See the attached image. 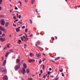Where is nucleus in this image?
<instances>
[{
    "instance_id": "36",
    "label": "nucleus",
    "mask_w": 80,
    "mask_h": 80,
    "mask_svg": "<svg viewBox=\"0 0 80 80\" xmlns=\"http://www.w3.org/2000/svg\"><path fill=\"white\" fill-rule=\"evenodd\" d=\"M60 72H63V69H62L60 70Z\"/></svg>"
},
{
    "instance_id": "12",
    "label": "nucleus",
    "mask_w": 80,
    "mask_h": 80,
    "mask_svg": "<svg viewBox=\"0 0 80 80\" xmlns=\"http://www.w3.org/2000/svg\"><path fill=\"white\" fill-rule=\"evenodd\" d=\"M1 40V41H2V42L3 41H5V38H1L0 39Z\"/></svg>"
},
{
    "instance_id": "49",
    "label": "nucleus",
    "mask_w": 80,
    "mask_h": 80,
    "mask_svg": "<svg viewBox=\"0 0 80 80\" xmlns=\"http://www.w3.org/2000/svg\"><path fill=\"white\" fill-rule=\"evenodd\" d=\"M43 78H46V76L44 75L43 76Z\"/></svg>"
},
{
    "instance_id": "27",
    "label": "nucleus",
    "mask_w": 80,
    "mask_h": 80,
    "mask_svg": "<svg viewBox=\"0 0 80 80\" xmlns=\"http://www.w3.org/2000/svg\"><path fill=\"white\" fill-rule=\"evenodd\" d=\"M29 20H30V23L31 24H32V20H31V19H29Z\"/></svg>"
},
{
    "instance_id": "15",
    "label": "nucleus",
    "mask_w": 80,
    "mask_h": 80,
    "mask_svg": "<svg viewBox=\"0 0 80 80\" xmlns=\"http://www.w3.org/2000/svg\"><path fill=\"white\" fill-rule=\"evenodd\" d=\"M26 72L28 74L29 73V72H30V71H29V69L28 68L26 70Z\"/></svg>"
},
{
    "instance_id": "18",
    "label": "nucleus",
    "mask_w": 80,
    "mask_h": 80,
    "mask_svg": "<svg viewBox=\"0 0 80 80\" xmlns=\"http://www.w3.org/2000/svg\"><path fill=\"white\" fill-rule=\"evenodd\" d=\"M30 56L31 57H32V56H34V54L32 53L31 52L30 53Z\"/></svg>"
},
{
    "instance_id": "43",
    "label": "nucleus",
    "mask_w": 80,
    "mask_h": 80,
    "mask_svg": "<svg viewBox=\"0 0 80 80\" xmlns=\"http://www.w3.org/2000/svg\"><path fill=\"white\" fill-rule=\"evenodd\" d=\"M25 26H23V27H22V28H23V29L25 28Z\"/></svg>"
},
{
    "instance_id": "33",
    "label": "nucleus",
    "mask_w": 80,
    "mask_h": 80,
    "mask_svg": "<svg viewBox=\"0 0 80 80\" xmlns=\"http://www.w3.org/2000/svg\"><path fill=\"white\" fill-rule=\"evenodd\" d=\"M52 38V40H55V38H54L52 37V38Z\"/></svg>"
},
{
    "instance_id": "46",
    "label": "nucleus",
    "mask_w": 80,
    "mask_h": 80,
    "mask_svg": "<svg viewBox=\"0 0 80 80\" xmlns=\"http://www.w3.org/2000/svg\"><path fill=\"white\" fill-rule=\"evenodd\" d=\"M59 78H56L55 79V80H58Z\"/></svg>"
},
{
    "instance_id": "3",
    "label": "nucleus",
    "mask_w": 80,
    "mask_h": 80,
    "mask_svg": "<svg viewBox=\"0 0 80 80\" xmlns=\"http://www.w3.org/2000/svg\"><path fill=\"white\" fill-rule=\"evenodd\" d=\"M5 22L4 19H2L1 21V23L2 25L4 26L5 25Z\"/></svg>"
},
{
    "instance_id": "23",
    "label": "nucleus",
    "mask_w": 80,
    "mask_h": 80,
    "mask_svg": "<svg viewBox=\"0 0 80 80\" xmlns=\"http://www.w3.org/2000/svg\"><path fill=\"white\" fill-rule=\"evenodd\" d=\"M21 39L22 40V42H24V40H23V37L21 38Z\"/></svg>"
},
{
    "instance_id": "2",
    "label": "nucleus",
    "mask_w": 80,
    "mask_h": 80,
    "mask_svg": "<svg viewBox=\"0 0 80 80\" xmlns=\"http://www.w3.org/2000/svg\"><path fill=\"white\" fill-rule=\"evenodd\" d=\"M0 71L1 72H4V73H7V70H6L3 67H2L0 68Z\"/></svg>"
},
{
    "instance_id": "22",
    "label": "nucleus",
    "mask_w": 80,
    "mask_h": 80,
    "mask_svg": "<svg viewBox=\"0 0 80 80\" xmlns=\"http://www.w3.org/2000/svg\"><path fill=\"white\" fill-rule=\"evenodd\" d=\"M2 2H3L2 0H0V5H2Z\"/></svg>"
},
{
    "instance_id": "59",
    "label": "nucleus",
    "mask_w": 80,
    "mask_h": 80,
    "mask_svg": "<svg viewBox=\"0 0 80 80\" xmlns=\"http://www.w3.org/2000/svg\"><path fill=\"white\" fill-rule=\"evenodd\" d=\"M9 37H12V35H9Z\"/></svg>"
},
{
    "instance_id": "24",
    "label": "nucleus",
    "mask_w": 80,
    "mask_h": 80,
    "mask_svg": "<svg viewBox=\"0 0 80 80\" xmlns=\"http://www.w3.org/2000/svg\"><path fill=\"white\" fill-rule=\"evenodd\" d=\"M27 45L24 44V48H26V47H27Z\"/></svg>"
},
{
    "instance_id": "53",
    "label": "nucleus",
    "mask_w": 80,
    "mask_h": 80,
    "mask_svg": "<svg viewBox=\"0 0 80 80\" xmlns=\"http://www.w3.org/2000/svg\"><path fill=\"white\" fill-rule=\"evenodd\" d=\"M13 26H14V27H16V25L15 24H13Z\"/></svg>"
},
{
    "instance_id": "51",
    "label": "nucleus",
    "mask_w": 80,
    "mask_h": 80,
    "mask_svg": "<svg viewBox=\"0 0 80 80\" xmlns=\"http://www.w3.org/2000/svg\"><path fill=\"white\" fill-rule=\"evenodd\" d=\"M41 75H42V73H40V74H39V76H41Z\"/></svg>"
},
{
    "instance_id": "7",
    "label": "nucleus",
    "mask_w": 80,
    "mask_h": 80,
    "mask_svg": "<svg viewBox=\"0 0 80 80\" xmlns=\"http://www.w3.org/2000/svg\"><path fill=\"white\" fill-rule=\"evenodd\" d=\"M23 67L24 68H27V66L25 63H24L23 64Z\"/></svg>"
},
{
    "instance_id": "11",
    "label": "nucleus",
    "mask_w": 80,
    "mask_h": 80,
    "mask_svg": "<svg viewBox=\"0 0 80 80\" xmlns=\"http://www.w3.org/2000/svg\"><path fill=\"white\" fill-rule=\"evenodd\" d=\"M20 59H17V60H16V62H17V63H20V62H20Z\"/></svg>"
},
{
    "instance_id": "52",
    "label": "nucleus",
    "mask_w": 80,
    "mask_h": 80,
    "mask_svg": "<svg viewBox=\"0 0 80 80\" xmlns=\"http://www.w3.org/2000/svg\"><path fill=\"white\" fill-rule=\"evenodd\" d=\"M5 35V34H3L2 36H4Z\"/></svg>"
},
{
    "instance_id": "32",
    "label": "nucleus",
    "mask_w": 80,
    "mask_h": 80,
    "mask_svg": "<svg viewBox=\"0 0 80 80\" xmlns=\"http://www.w3.org/2000/svg\"><path fill=\"white\" fill-rule=\"evenodd\" d=\"M18 3H20V5H22V2H21V1H19Z\"/></svg>"
},
{
    "instance_id": "20",
    "label": "nucleus",
    "mask_w": 80,
    "mask_h": 80,
    "mask_svg": "<svg viewBox=\"0 0 80 80\" xmlns=\"http://www.w3.org/2000/svg\"><path fill=\"white\" fill-rule=\"evenodd\" d=\"M21 42H22V41H21V40H19L18 41V43H19V44H20V43H21Z\"/></svg>"
},
{
    "instance_id": "10",
    "label": "nucleus",
    "mask_w": 80,
    "mask_h": 80,
    "mask_svg": "<svg viewBox=\"0 0 80 80\" xmlns=\"http://www.w3.org/2000/svg\"><path fill=\"white\" fill-rule=\"evenodd\" d=\"M9 53H10V52H6V53L5 54L6 57H8V54H9Z\"/></svg>"
},
{
    "instance_id": "5",
    "label": "nucleus",
    "mask_w": 80,
    "mask_h": 80,
    "mask_svg": "<svg viewBox=\"0 0 80 80\" xmlns=\"http://www.w3.org/2000/svg\"><path fill=\"white\" fill-rule=\"evenodd\" d=\"M0 29L1 31H5V28H3L2 27V26H0Z\"/></svg>"
},
{
    "instance_id": "19",
    "label": "nucleus",
    "mask_w": 80,
    "mask_h": 80,
    "mask_svg": "<svg viewBox=\"0 0 80 80\" xmlns=\"http://www.w3.org/2000/svg\"><path fill=\"white\" fill-rule=\"evenodd\" d=\"M6 64V60H4V62H3V64L4 65H5Z\"/></svg>"
},
{
    "instance_id": "35",
    "label": "nucleus",
    "mask_w": 80,
    "mask_h": 80,
    "mask_svg": "<svg viewBox=\"0 0 80 80\" xmlns=\"http://www.w3.org/2000/svg\"><path fill=\"white\" fill-rule=\"evenodd\" d=\"M15 10H18V8H17V7H15L14 8Z\"/></svg>"
},
{
    "instance_id": "50",
    "label": "nucleus",
    "mask_w": 80,
    "mask_h": 80,
    "mask_svg": "<svg viewBox=\"0 0 80 80\" xmlns=\"http://www.w3.org/2000/svg\"><path fill=\"white\" fill-rule=\"evenodd\" d=\"M2 9V7L1 6H0V10H1Z\"/></svg>"
},
{
    "instance_id": "38",
    "label": "nucleus",
    "mask_w": 80,
    "mask_h": 80,
    "mask_svg": "<svg viewBox=\"0 0 80 80\" xmlns=\"http://www.w3.org/2000/svg\"><path fill=\"white\" fill-rule=\"evenodd\" d=\"M9 51L10 52H13L12 49H11V50H9Z\"/></svg>"
},
{
    "instance_id": "25",
    "label": "nucleus",
    "mask_w": 80,
    "mask_h": 80,
    "mask_svg": "<svg viewBox=\"0 0 80 80\" xmlns=\"http://www.w3.org/2000/svg\"><path fill=\"white\" fill-rule=\"evenodd\" d=\"M18 23H20V24H22L23 22H21L20 21H19Z\"/></svg>"
},
{
    "instance_id": "29",
    "label": "nucleus",
    "mask_w": 80,
    "mask_h": 80,
    "mask_svg": "<svg viewBox=\"0 0 80 80\" xmlns=\"http://www.w3.org/2000/svg\"><path fill=\"white\" fill-rule=\"evenodd\" d=\"M62 77H64L65 76V75H64V74L62 72Z\"/></svg>"
},
{
    "instance_id": "4",
    "label": "nucleus",
    "mask_w": 80,
    "mask_h": 80,
    "mask_svg": "<svg viewBox=\"0 0 80 80\" xmlns=\"http://www.w3.org/2000/svg\"><path fill=\"white\" fill-rule=\"evenodd\" d=\"M22 70L21 71V72L24 75L25 73H26V71H25V68H22Z\"/></svg>"
},
{
    "instance_id": "21",
    "label": "nucleus",
    "mask_w": 80,
    "mask_h": 80,
    "mask_svg": "<svg viewBox=\"0 0 80 80\" xmlns=\"http://www.w3.org/2000/svg\"><path fill=\"white\" fill-rule=\"evenodd\" d=\"M37 43L38 45H40V41H37Z\"/></svg>"
},
{
    "instance_id": "39",
    "label": "nucleus",
    "mask_w": 80,
    "mask_h": 80,
    "mask_svg": "<svg viewBox=\"0 0 80 80\" xmlns=\"http://www.w3.org/2000/svg\"><path fill=\"white\" fill-rule=\"evenodd\" d=\"M28 30V29H26L25 30V32H27Z\"/></svg>"
},
{
    "instance_id": "37",
    "label": "nucleus",
    "mask_w": 80,
    "mask_h": 80,
    "mask_svg": "<svg viewBox=\"0 0 80 80\" xmlns=\"http://www.w3.org/2000/svg\"><path fill=\"white\" fill-rule=\"evenodd\" d=\"M50 73H51V72H48V75H50Z\"/></svg>"
},
{
    "instance_id": "30",
    "label": "nucleus",
    "mask_w": 80,
    "mask_h": 80,
    "mask_svg": "<svg viewBox=\"0 0 80 80\" xmlns=\"http://www.w3.org/2000/svg\"><path fill=\"white\" fill-rule=\"evenodd\" d=\"M21 15H19L18 16V17L19 18H21Z\"/></svg>"
},
{
    "instance_id": "58",
    "label": "nucleus",
    "mask_w": 80,
    "mask_h": 80,
    "mask_svg": "<svg viewBox=\"0 0 80 80\" xmlns=\"http://www.w3.org/2000/svg\"><path fill=\"white\" fill-rule=\"evenodd\" d=\"M12 10H10V13H12Z\"/></svg>"
},
{
    "instance_id": "44",
    "label": "nucleus",
    "mask_w": 80,
    "mask_h": 80,
    "mask_svg": "<svg viewBox=\"0 0 80 80\" xmlns=\"http://www.w3.org/2000/svg\"><path fill=\"white\" fill-rule=\"evenodd\" d=\"M17 18H18V13L17 14Z\"/></svg>"
},
{
    "instance_id": "17",
    "label": "nucleus",
    "mask_w": 80,
    "mask_h": 80,
    "mask_svg": "<svg viewBox=\"0 0 80 80\" xmlns=\"http://www.w3.org/2000/svg\"><path fill=\"white\" fill-rule=\"evenodd\" d=\"M60 57H58V58H56L55 59V60H59V59H60Z\"/></svg>"
},
{
    "instance_id": "40",
    "label": "nucleus",
    "mask_w": 80,
    "mask_h": 80,
    "mask_svg": "<svg viewBox=\"0 0 80 80\" xmlns=\"http://www.w3.org/2000/svg\"><path fill=\"white\" fill-rule=\"evenodd\" d=\"M0 35H2V31H0Z\"/></svg>"
},
{
    "instance_id": "60",
    "label": "nucleus",
    "mask_w": 80,
    "mask_h": 80,
    "mask_svg": "<svg viewBox=\"0 0 80 80\" xmlns=\"http://www.w3.org/2000/svg\"><path fill=\"white\" fill-rule=\"evenodd\" d=\"M33 60L34 62H35V59H33Z\"/></svg>"
},
{
    "instance_id": "8",
    "label": "nucleus",
    "mask_w": 80,
    "mask_h": 80,
    "mask_svg": "<svg viewBox=\"0 0 80 80\" xmlns=\"http://www.w3.org/2000/svg\"><path fill=\"white\" fill-rule=\"evenodd\" d=\"M3 80H8V78L7 76H5L3 78Z\"/></svg>"
},
{
    "instance_id": "1",
    "label": "nucleus",
    "mask_w": 80,
    "mask_h": 80,
    "mask_svg": "<svg viewBox=\"0 0 80 80\" xmlns=\"http://www.w3.org/2000/svg\"><path fill=\"white\" fill-rule=\"evenodd\" d=\"M20 65H21V63H19V64L15 66L14 67V69L16 71L18 70V69H20Z\"/></svg>"
},
{
    "instance_id": "41",
    "label": "nucleus",
    "mask_w": 80,
    "mask_h": 80,
    "mask_svg": "<svg viewBox=\"0 0 80 80\" xmlns=\"http://www.w3.org/2000/svg\"><path fill=\"white\" fill-rule=\"evenodd\" d=\"M7 48H10V46L8 44L7 46Z\"/></svg>"
},
{
    "instance_id": "13",
    "label": "nucleus",
    "mask_w": 80,
    "mask_h": 80,
    "mask_svg": "<svg viewBox=\"0 0 80 80\" xmlns=\"http://www.w3.org/2000/svg\"><path fill=\"white\" fill-rule=\"evenodd\" d=\"M25 42H27L28 40V37H27L26 38H25Z\"/></svg>"
},
{
    "instance_id": "45",
    "label": "nucleus",
    "mask_w": 80,
    "mask_h": 80,
    "mask_svg": "<svg viewBox=\"0 0 80 80\" xmlns=\"http://www.w3.org/2000/svg\"><path fill=\"white\" fill-rule=\"evenodd\" d=\"M30 37H33V34H31V35L30 36Z\"/></svg>"
},
{
    "instance_id": "34",
    "label": "nucleus",
    "mask_w": 80,
    "mask_h": 80,
    "mask_svg": "<svg viewBox=\"0 0 80 80\" xmlns=\"http://www.w3.org/2000/svg\"><path fill=\"white\" fill-rule=\"evenodd\" d=\"M28 0H25V2L26 3H27V2H28Z\"/></svg>"
},
{
    "instance_id": "63",
    "label": "nucleus",
    "mask_w": 80,
    "mask_h": 80,
    "mask_svg": "<svg viewBox=\"0 0 80 80\" xmlns=\"http://www.w3.org/2000/svg\"><path fill=\"white\" fill-rule=\"evenodd\" d=\"M42 67L45 68V65H43Z\"/></svg>"
},
{
    "instance_id": "31",
    "label": "nucleus",
    "mask_w": 80,
    "mask_h": 80,
    "mask_svg": "<svg viewBox=\"0 0 80 80\" xmlns=\"http://www.w3.org/2000/svg\"><path fill=\"white\" fill-rule=\"evenodd\" d=\"M32 61H33V60L31 59H30V61H29V62H32Z\"/></svg>"
},
{
    "instance_id": "47",
    "label": "nucleus",
    "mask_w": 80,
    "mask_h": 80,
    "mask_svg": "<svg viewBox=\"0 0 80 80\" xmlns=\"http://www.w3.org/2000/svg\"><path fill=\"white\" fill-rule=\"evenodd\" d=\"M41 73H43V71H42V70H41Z\"/></svg>"
},
{
    "instance_id": "9",
    "label": "nucleus",
    "mask_w": 80,
    "mask_h": 80,
    "mask_svg": "<svg viewBox=\"0 0 80 80\" xmlns=\"http://www.w3.org/2000/svg\"><path fill=\"white\" fill-rule=\"evenodd\" d=\"M8 24H9V22H6L5 25L6 27H8Z\"/></svg>"
},
{
    "instance_id": "54",
    "label": "nucleus",
    "mask_w": 80,
    "mask_h": 80,
    "mask_svg": "<svg viewBox=\"0 0 80 80\" xmlns=\"http://www.w3.org/2000/svg\"><path fill=\"white\" fill-rule=\"evenodd\" d=\"M45 59H43V60H42V61H43V62H44V61H45Z\"/></svg>"
},
{
    "instance_id": "42",
    "label": "nucleus",
    "mask_w": 80,
    "mask_h": 80,
    "mask_svg": "<svg viewBox=\"0 0 80 80\" xmlns=\"http://www.w3.org/2000/svg\"><path fill=\"white\" fill-rule=\"evenodd\" d=\"M29 80H33V79H32V78H29Z\"/></svg>"
},
{
    "instance_id": "64",
    "label": "nucleus",
    "mask_w": 80,
    "mask_h": 80,
    "mask_svg": "<svg viewBox=\"0 0 80 80\" xmlns=\"http://www.w3.org/2000/svg\"><path fill=\"white\" fill-rule=\"evenodd\" d=\"M62 59H65V58H62Z\"/></svg>"
},
{
    "instance_id": "62",
    "label": "nucleus",
    "mask_w": 80,
    "mask_h": 80,
    "mask_svg": "<svg viewBox=\"0 0 80 80\" xmlns=\"http://www.w3.org/2000/svg\"><path fill=\"white\" fill-rule=\"evenodd\" d=\"M2 60H3V57H2Z\"/></svg>"
},
{
    "instance_id": "16",
    "label": "nucleus",
    "mask_w": 80,
    "mask_h": 80,
    "mask_svg": "<svg viewBox=\"0 0 80 80\" xmlns=\"http://www.w3.org/2000/svg\"><path fill=\"white\" fill-rule=\"evenodd\" d=\"M37 56L38 57H40L41 56V54H40V53H39L38 54H37Z\"/></svg>"
},
{
    "instance_id": "6",
    "label": "nucleus",
    "mask_w": 80,
    "mask_h": 80,
    "mask_svg": "<svg viewBox=\"0 0 80 80\" xmlns=\"http://www.w3.org/2000/svg\"><path fill=\"white\" fill-rule=\"evenodd\" d=\"M20 28V27H19L18 28H17L16 29V32H20V30L19 29Z\"/></svg>"
},
{
    "instance_id": "28",
    "label": "nucleus",
    "mask_w": 80,
    "mask_h": 80,
    "mask_svg": "<svg viewBox=\"0 0 80 80\" xmlns=\"http://www.w3.org/2000/svg\"><path fill=\"white\" fill-rule=\"evenodd\" d=\"M36 46H37L38 48H40V47L37 45V44H36Z\"/></svg>"
},
{
    "instance_id": "61",
    "label": "nucleus",
    "mask_w": 80,
    "mask_h": 80,
    "mask_svg": "<svg viewBox=\"0 0 80 80\" xmlns=\"http://www.w3.org/2000/svg\"><path fill=\"white\" fill-rule=\"evenodd\" d=\"M51 77V78H53V76H52Z\"/></svg>"
},
{
    "instance_id": "48",
    "label": "nucleus",
    "mask_w": 80,
    "mask_h": 80,
    "mask_svg": "<svg viewBox=\"0 0 80 80\" xmlns=\"http://www.w3.org/2000/svg\"><path fill=\"white\" fill-rule=\"evenodd\" d=\"M49 70L50 71H52V68H50L49 69Z\"/></svg>"
},
{
    "instance_id": "56",
    "label": "nucleus",
    "mask_w": 80,
    "mask_h": 80,
    "mask_svg": "<svg viewBox=\"0 0 80 80\" xmlns=\"http://www.w3.org/2000/svg\"><path fill=\"white\" fill-rule=\"evenodd\" d=\"M36 12L37 13L38 12V10H37V9H36Z\"/></svg>"
},
{
    "instance_id": "55",
    "label": "nucleus",
    "mask_w": 80,
    "mask_h": 80,
    "mask_svg": "<svg viewBox=\"0 0 80 80\" xmlns=\"http://www.w3.org/2000/svg\"><path fill=\"white\" fill-rule=\"evenodd\" d=\"M18 19H17V20H15V21H16V22H18Z\"/></svg>"
},
{
    "instance_id": "14",
    "label": "nucleus",
    "mask_w": 80,
    "mask_h": 80,
    "mask_svg": "<svg viewBox=\"0 0 80 80\" xmlns=\"http://www.w3.org/2000/svg\"><path fill=\"white\" fill-rule=\"evenodd\" d=\"M34 2H35V0H31V3L32 5L33 4Z\"/></svg>"
},
{
    "instance_id": "57",
    "label": "nucleus",
    "mask_w": 80,
    "mask_h": 80,
    "mask_svg": "<svg viewBox=\"0 0 80 80\" xmlns=\"http://www.w3.org/2000/svg\"><path fill=\"white\" fill-rule=\"evenodd\" d=\"M22 35H23V34H21V35H19L20 37H21V36H22Z\"/></svg>"
},
{
    "instance_id": "26",
    "label": "nucleus",
    "mask_w": 80,
    "mask_h": 80,
    "mask_svg": "<svg viewBox=\"0 0 80 80\" xmlns=\"http://www.w3.org/2000/svg\"><path fill=\"white\" fill-rule=\"evenodd\" d=\"M13 18L14 19V20H16V19H17V18H16V17H15V16H14L13 17Z\"/></svg>"
}]
</instances>
